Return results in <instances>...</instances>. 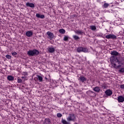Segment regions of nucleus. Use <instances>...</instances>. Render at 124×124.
Returning <instances> with one entry per match:
<instances>
[{
  "instance_id": "nucleus-1",
  "label": "nucleus",
  "mask_w": 124,
  "mask_h": 124,
  "mask_svg": "<svg viewBox=\"0 0 124 124\" xmlns=\"http://www.w3.org/2000/svg\"><path fill=\"white\" fill-rule=\"evenodd\" d=\"M39 54V51L37 49H30L27 52V55L30 57L37 56Z\"/></svg>"
},
{
  "instance_id": "nucleus-2",
  "label": "nucleus",
  "mask_w": 124,
  "mask_h": 124,
  "mask_svg": "<svg viewBox=\"0 0 124 124\" xmlns=\"http://www.w3.org/2000/svg\"><path fill=\"white\" fill-rule=\"evenodd\" d=\"M68 122H75L76 121V116L74 113H70L68 117H67Z\"/></svg>"
},
{
  "instance_id": "nucleus-3",
  "label": "nucleus",
  "mask_w": 124,
  "mask_h": 124,
  "mask_svg": "<svg viewBox=\"0 0 124 124\" xmlns=\"http://www.w3.org/2000/svg\"><path fill=\"white\" fill-rule=\"evenodd\" d=\"M112 66H114L115 68H119V67H121L122 66V65L120 64L121 63L120 62H119L117 59L116 60V62L115 63L112 62Z\"/></svg>"
},
{
  "instance_id": "nucleus-4",
  "label": "nucleus",
  "mask_w": 124,
  "mask_h": 124,
  "mask_svg": "<svg viewBox=\"0 0 124 124\" xmlns=\"http://www.w3.org/2000/svg\"><path fill=\"white\" fill-rule=\"evenodd\" d=\"M77 50L78 53H80V52H84V53H86V52H88V49L87 48L82 47H78Z\"/></svg>"
},
{
  "instance_id": "nucleus-5",
  "label": "nucleus",
  "mask_w": 124,
  "mask_h": 124,
  "mask_svg": "<svg viewBox=\"0 0 124 124\" xmlns=\"http://www.w3.org/2000/svg\"><path fill=\"white\" fill-rule=\"evenodd\" d=\"M86 93L88 95H89V96H91L92 97L95 96V93L91 91H87Z\"/></svg>"
},
{
  "instance_id": "nucleus-6",
  "label": "nucleus",
  "mask_w": 124,
  "mask_h": 124,
  "mask_svg": "<svg viewBox=\"0 0 124 124\" xmlns=\"http://www.w3.org/2000/svg\"><path fill=\"white\" fill-rule=\"evenodd\" d=\"M46 34L49 36V38L50 40H52L54 38V34L50 31H47Z\"/></svg>"
},
{
  "instance_id": "nucleus-7",
  "label": "nucleus",
  "mask_w": 124,
  "mask_h": 124,
  "mask_svg": "<svg viewBox=\"0 0 124 124\" xmlns=\"http://www.w3.org/2000/svg\"><path fill=\"white\" fill-rule=\"evenodd\" d=\"M26 6H28V7H31V8H34V5L33 3L27 2L26 3Z\"/></svg>"
},
{
  "instance_id": "nucleus-8",
  "label": "nucleus",
  "mask_w": 124,
  "mask_h": 124,
  "mask_svg": "<svg viewBox=\"0 0 124 124\" xmlns=\"http://www.w3.org/2000/svg\"><path fill=\"white\" fill-rule=\"evenodd\" d=\"M51 124V120L48 118H46L44 121V123L43 124Z\"/></svg>"
},
{
  "instance_id": "nucleus-9",
  "label": "nucleus",
  "mask_w": 124,
  "mask_h": 124,
  "mask_svg": "<svg viewBox=\"0 0 124 124\" xmlns=\"http://www.w3.org/2000/svg\"><path fill=\"white\" fill-rule=\"evenodd\" d=\"M33 33L31 31H28L26 33V36H28V37H31Z\"/></svg>"
},
{
  "instance_id": "nucleus-10",
  "label": "nucleus",
  "mask_w": 124,
  "mask_h": 124,
  "mask_svg": "<svg viewBox=\"0 0 124 124\" xmlns=\"http://www.w3.org/2000/svg\"><path fill=\"white\" fill-rule=\"evenodd\" d=\"M36 17L37 18H40L41 19H44V18H45V16H44V15H40L39 14H36Z\"/></svg>"
},
{
  "instance_id": "nucleus-11",
  "label": "nucleus",
  "mask_w": 124,
  "mask_h": 124,
  "mask_svg": "<svg viewBox=\"0 0 124 124\" xmlns=\"http://www.w3.org/2000/svg\"><path fill=\"white\" fill-rule=\"evenodd\" d=\"M118 101L119 102H124V98L122 96H120L118 97Z\"/></svg>"
},
{
  "instance_id": "nucleus-12",
  "label": "nucleus",
  "mask_w": 124,
  "mask_h": 124,
  "mask_svg": "<svg viewBox=\"0 0 124 124\" xmlns=\"http://www.w3.org/2000/svg\"><path fill=\"white\" fill-rule=\"evenodd\" d=\"M93 91L96 92L97 93H99L100 92V88L99 87H96L93 88Z\"/></svg>"
},
{
  "instance_id": "nucleus-13",
  "label": "nucleus",
  "mask_w": 124,
  "mask_h": 124,
  "mask_svg": "<svg viewBox=\"0 0 124 124\" xmlns=\"http://www.w3.org/2000/svg\"><path fill=\"white\" fill-rule=\"evenodd\" d=\"M48 51L49 53H54L55 52V48L54 47H48Z\"/></svg>"
},
{
  "instance_id": "nucleus-14",
  "label": "nucleus",
  "mask_w": 124,
  "mask_h": 124,
  "mask_svg": "<svg viewBox=\"0 0 124 124\" xmlns=\"http://www.w3.org/2000/svg\"><path fill=\"white\" fill-rule=\"evenodd\" d=\"M79 80H80V81H81V82H85V81H86V80H87V79H86L85 77H83V76H81V77L79 78Z\"/></svg>"
},
{
  "instance_id": "nucleus-15",
  "label": "nucleus",
  "mask_w": 124,
  "mask_h": 124,
  "mask_svg": "<svg viewBox=\"0 0 124 124\" xmlns=\"http://www.w3.org/2000/svg\"><path fill=\"white\" fill-rule=\"evenodd\" d=\"M75 32L77 34H80L81 35H82L83 33H84V32L80 30L76 31H75Z\"/></svg>"
},
{
  "instance_id": "nucleus-16",
  "label": "nucleus",
  "mask_w": 124,
  "mask_h": 124,
  "mask_svg": "<svg viewBox=\"0 0 124 124\" xmlns=\"http://www.w3.org/2000/svg\"><path fill=\"white\" fill-rule=\"evenodd\" d=\"M7 79L9 81H13V80H14V77L11 76H8L7 77Z\"/></svg>"
},
{
  "instance_id": "nucleus-17",
  "label": "nucleus",
  "mask_w": 124,
  "mask_h": 124,
  "mask_svg": "<svg viewBox=\"0 0 124 124\" xmlns=\"http://www.w3.org/2000/svg\"><path fill=\"white\" fill-rule=\"evenodd\" d=\"M109 38H112V39H116L117 38V36L115 35L110 34L109 35Z\"/></svg>"
},
{
  "instance_id": "nucleus-18",
  "label": "nucleus",
  "mask_w": 124,
  "mask_h": 124,
  "mask_svg": "<svg viewBox=\"0 0 124 124\" xmlns=\"http://www.w3.org/2000/svg\"><path fill=\"white\" fill-rule=\"evenodd\" d=\"M62 123L63 124H70V123L67 122V121H66V120H64L63 119H62Z\"/></svg>"
},
{
  "instance_id": "nucleus-19",
  "label": "nucleus",
  "mask_w": 124,
  "mask_h": 124,
  "mask_svg": "<svg viewBox=\"0 0 124 124\" xmlns=\"http://www.w3.org/2000/svg\"><path fill=\"white\" fill-rule=\"evenodd\" d=\"M38 77V80H39V82H42L43 81V78L42 77L40 76H37Z\"/></svg>"
},
{
  "instance_id": "nucleus-20",
  "label": "nucleus",
  "mask_w": 124,
  "mask_h": 124,
  "mask_svg": "<svg viewBox=\"0 0 124 124\" xmlns=\"http://www.w3.org/2000/svg\"><path fill=\"white\" fill-rule=\"evenodd\" d=\"M60 33H62V34H63L64 33H65V30L64 29H60L59 30Z\"/></svg>"
},
{
  "instance_id": "nucleus-21",
  "label": "nucleus",
  "mask_w": 124,
  "mask_h": 124,
  "mask_svg": "<svg viewBox=\"0 0 124 124\" xmlns=\"http://www.w3.org/2000/svg\"><path fill=\"white\" fill-rule=\"evenodd\" d=\"M110 54L111 55H114V56H118L119 54V53L116 51H111Z\"/></svg>"
},
{
  "instance_id": "nucleus-22",
  "label": "nucleus",
  "mask_w": 124,
  "mask_h": 124,
  "mask_svg": "<svg viewBox=\"0 0 124 124\" xmlns=\"http://www.w3.org/2000/svg\"><path fill=\"white\" fill-rule=\"evenodd\" d=\"M90 29L92 31H95V30H96V27H95V26H90Z\"/></svg>"
},
{
  "instance_id": "nucleus-23",
  "label": "nucleus",
  "mask_w": 124,
  "mask_h": 124,
  "mask_svg": "<svg viewBox=\"0 0 124 124\" xmlns=\"http://www.w3.org/2000/svg\"><path fill=\"white\" fill-rule=\"evenodd\" d=\"M73 38H74L75 40H78V39H80V38L77 35H74Z\"/></svg>"
},
{
  "instance_id": "nucleus-24",
  "label": "nucleus",
  "mask_w": 124,
  "mask_h": 124,
  "mask_svg": "<svg viewBox=\"0 0 124 124\" xmlns=\"http://www.w3.org/2000/svg\"><path fill=\"white\" fill-rule=\"evenodd\" d=\"M63 40H64V41H67V40H68V36H64Z\"/></svg>"
},
{
  "instance_id": "nucleus-25",
  "label": "nucleus",
  "mask_w": 124,
  "mask_h": 124,
  "mask_svg": "<svg viewBox=\"0 0 124 124\" xmlns=\"http://www.w3.org/2000/svg\"><path fill=\"white\" fill-rule=\"evenodd\" d=\"M57 116L58 118H62V115L61 113H57Z\"/></svg>"
},
{
  "instance_id": "nucleus-26",
  "label": "nucleus",
  "mask_w": 124,
  "mask_h": 124,
  "mask_svg": "<svg viewBox=\"0 0 124 124\" xmlns=\"http://www.w3.org/2000/svg\"><path fill=\"white\" fill-rule=\"evenodd\" d=\"M6 58L7 59H8V60H10V59H11L12 57H11V56H10L9 55H6Z\"/></svg>"
},
{
  "instance_id": "nucleus-27",
  "label": "nucleus",
  "mask_w": 124,
  "mask_h": 124,
  "mask_svg": "<svg viewBox=\"0 0 124 124\" xmlns=\"http://www.w3.org/2000/svg\"><path fill=\"white\" fill-rule=\"evenodd\" d=\"M105 93L108 96H109V90H107L105 91Z\"/></svg>"
},
{
  "instance_id": "nucleus-28",
  "label": "nucleus",
  "mask_w": 124,
  "mask_h": 124,
  "mask_svg": "<svg viewBox=\"0 0 124 124\" xmlns=\"http://www.w3.org/2000/svg\"><path fill=\"white\" fill-rule=\"evenodd\" d=\"M17 83H19V84H21L22 83V79L20 78H19L17 79Z\"/></svg>"
},
{
  "instance_id": "nucleus-29",
  "label": "nucleus",
  "mask_w": 124,
  "mask_h": 124,
  "mask_svg": "<svg viewBox=\"0 0 124 124\" xmlns=\"http://www.w3.org/2000/svg\"><path fill=\"white\" fill-rule=\"evenodd\" d=\"M104 7L106 8L108 6H109V4L108 3H105L104 5Z\"/></svg>"
},
{
  "instance_id": "nucleus-30",
  "label": "nucleus",
  "mask_w": 124,
  "mask_h": 124,
  "mask_svg": "<svg viewBox=\"0 0 124 124\" xmlns=\"http://www.w3.org/2000/svg\"><path fill=\"white\" fill-rule=\"evenodd\" d=\"M120 72H122V73H124V68H121L120 70H119Z\"/></svg>"
},
{
  "instance_id": "nucleus-31",
  "label": "nucleus",
  "mask_w": 124,
  "mask_h": 124,
  "mask_svg": "<svg viewBox=\"0 0 124 124\" xmlns=\"http://www.w3.org/2000/svg\"><path fill=\"white\" fill-rule=\"evenodd\" d=\"M12 55L13 56H16V55H17V52H13V53H12Z\"/></svg>"
},
{
  "instance_id": "nucleus-32",
  "label": "nucleus",
  "mask_w": 124,
  "mask_h": 124,
  "mask_svg": "<svg viewBox=\"0 0 124 124\" xmlns=\"http://www.w3.org/2000/svg\"><path fill=\"white\" fill-rule=\"evenodd\" d=\"M120 88L121 89H124V85H120Z\"/></svg>"
},
{
  "instance_id": "nucleus-33",
  "label": "nucleus",
  "mask_w": 124,
  "mask_h": 124,
  "mask_svg": "<svg viewBox=\"0 0 124 124\" xmlns=\"http://www.w3.org/2000/svg\"><path fill=\"white\" fill-rule=\"evenodd\" d=\"M111 94H112V91H109V95H111Z\"/></svg>"
},
{
  "instance_id": "nucleus-34",
  "label": "nucleus",
  "mask_w": 124,
  "mask_h": 124,
  "mask_svg": "<svg viewBox=\"0 0 124 124\" xmlns=\"http://www.w3.org/2000/svg\"><path fill=\"white\" fill-rule=\"evenodd\" d=\"M106 38H107V39H109V35L106 36Z\"/></svg>"
},
{
  "instance_id": "nucleus-35",
  "label": "nucleus",
  "mask_w": 124,
  "mask_h": 124,
  "mask_svg": "<svg viewBox=\"0 0 124 124\" xmlns=\"http://www.w3.org/2000/svg\"><path fill=\"white\" fill-rule=\"evenodd\" d=\"M45 79L46 80H48V78H47L46 77H45Z\"/></svg>"
},
{
  "instance_id": "nucleus-36",
  "label": "nucleus",
  "mask_w": 124,
  "mask_h": 124,
  "mask_svg": "<svg viewBox=\"0 0 124 124\" xmlns=\"http://www.w3.org/2000/svg\"><path fill=\"white\" fill-rule=\"evenodd\" d=\"M22 78H24V77H22Z\"/></svg>"
}]
</instances>
